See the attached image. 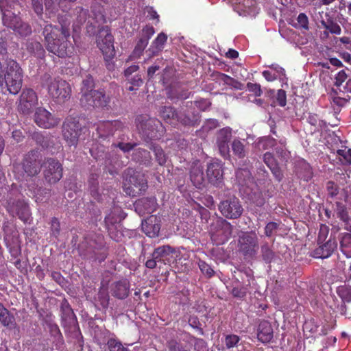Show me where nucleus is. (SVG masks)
Masks as SVG:
<instances>
[{"instance_id": "f257e3e1", "label": "nucleus", "mask_w": 351, "mask_h": 351, "mask_svg": "<svg viewBox=\"0 0 351 351\" xmlns=\"http://www.w3.org/2000/svg\"><path fill=\"white\" fill-rule=\"evenodd\" d=\"M59 25H46L43 30L44 43L46 49L50 53L59 58L71 57L75 51L73 45L69 40L71 38L69 16H58Z\"/></svg>"}, {"instance_id": "f03ea898", "label": "nucleus", "mask_w": 351, "mask_h": 351, "mask_svg": "<svg viewBox=\"0 0 351 351\" xmlns=\"http://www.w3.org/2000/svg\"><path fill=\"white\" fill-rule=\"evenodd\" d=\"M80 256L84 259L97 261L101 263L108 256L104 237L101 234L92 233L84 237L80 245Z\"/></svg>"}, {"instance_id": "7ed1b4c3", "label": "nucleus", "mask_w": 351, "mask_h": 351, "mask_svg": "<svg viewBox=\"0 0 351 351\" xmlns=\"http://www.w3.org/2000/svg\"><path fill=\"white\" fill-rule=\"evenodd\" d=\"M43 86L46 88L49 97L58 104L68 101L71 95V88L68 82L60 78H53L45 74L43 78Z\"/></svg>"}, {"instance_id": "20e7f679", "label": "nucleus", "mask_w": 351, "mask_h": 351, "mask_svg": "<svg viewBox=\"0 0 351 351\" xmlns=\"http://www.w3.org/2000/svg\"><path fill=\"white\" fill-rule=\"evenodd\" d=\"M147 187V180L143 173L133 169L127 170L123 191L128 195L136 197L145 192Z\"/></svg>"}, {"instance_id": "39448f33", "label": "nucleus", "mask_w": 351, "mask_h": 351, "mask_svg": "<svg viewBox=\"0 0 351 351\" xmlns=\"http://www.w3.org/2000/svg\"><path fill=\"white\" fill-rule=\"evenodd\" d=\"M42 157L36 149L29 151L23 156L21 162L16 167L21 169V176L24 179L33 178L39 174L42 168Z\"/></svg>"}, {"instance_id": "423d86ee", "label": "nucleus", "mask_w": 351, "mask_h": 351, "mask_svg": "<svg viewBox=\"0 0 351 351\" xmlns=\"http://www.w3.org/2000/svg\"><path fill=\"white\" fill-rule=\"evenodd\" d=\"M23 71L19 64L13 60L7 62V71L3 75L7 89L10 93L16 95L19 93L23 84Z\"/></svg>"}, {"instance_id": "0eeeda50", "label": "nucleus", "mask_w": 351, "mask_h": 351, "mask_svg": "<svg viewBox=\"0 0 351 351\" xmlns=\"http://www.w3.org/2000/svg\"><path fill=\"white\" fill-rule=\"evenodd\" d=\"M136 127L143 137L149 140L160 138L163 132L161 122L153 118L140 116L136 119Z\"/></svg>"}, {"instance_id": "6e6552de", "label": "nucleus", "mask_w": 351, "mask_h": 351, "mask_svg": "<svg viewBox=\"0 0 351 351\" xmlns=\"http://www.w3.org/2000/svg\"><path fill=\"white\" fill-rule=\"evenodd\" d=\"M97 47L102 52L106 61L112 60L115 56L114 36L108 26H101L96 36Z\"/></svg>"}, {"instance_id": "1a4fd4ad", "label": "nucleus", "mask_w": 351, "mask_h": 351, "mask_svg": "<svg viewBox=\"0 0 351 351\" xmlns=\"http://www.w3.org/2000/svg\"><path fill=\"white\" fill-rule=\"evenodd\" d=\"M80 105L86 109L99 108L108 110L110 108V97L104 90H96L90 94L81 96Z\"/></svg>"}, {"instance_id": "9d476101", "label": "nucleus", "mask_w": 351, "mask_h": 351, "mask_svg": "<svg viewBox=\"0 0 351 351\" xmlns=\"http://www.w3.org/2000/svg\"><path fill=\"white\" fill-rule=\"evenodd\" d=\"M233 226L226 219L220 218L217 220L211 229L210 237L216 245H222L232 237Z\"/></svg>"}, {"instance_id": "9b49d317", "label": "nucleus", "mask_w": 351, "mask_h": 351, "mask_svg": "<svg viewBox=\"0 0 351 351\" xmlns=\"http://www.w3.org/2000/svg\"><path fill=\"white\" fill-rule=\"evenodd\" d=\"M82 126L77 118L68 117L62 125L64 140L70 147H76L81 134Z\"/></svg>"}, {"instance_id": "f8f14e48", "label": "nucleus", "mask_w": 351, "mask_h": 351, "mask_svg": "<svg viewBox=\"0 0 351 351\" xmlns=\"http://www.w3.org/2000/svg\"><path fill=\"white\" fill-rule=\"evenodd\" d=\"M42 167L44 178L49 184H56L62 178L63 167L58 160L53 158H45Z\"/></svg>"}, {"instance_id": "ddd939ff", "label": "nucleus", "mask_w": 351, "mask_h": 351, "mask_svg": "<svg viewBox=\"0 0 351 351\" xmlns=\"http://www.w3.org/2000/svg\"><path fill=\"white\" fill-rule=\"evenodd\" d=\"M219 210L225 217L233 219L239 218L243 212L239 199L234 196L221 202Z\"/></svg>"}, {"instance_id": "4468645a", "label": "nucleus", "mask_w": 351, "mask_h": 351, "mask_svg": "<svg viewBox=\"0 0 351 351\" xmlns=\"http://www.w3.org/2000/svg\"><path fill=\"white\" fill-rule=\"evenodd\" d=\"M239 249L244 256H253L256 254L258 237L255 232H248L239 238Z\"/></svg>"}, {"instance_id": "2eb2a0df", "label": "nucleus", "mask_w": 351, "mask_h": 351, "mask_svg": "<svg viewBox=\"0 0 351 351\" xmlns=\"http://www.w3.org/2000/svg\"><path fill=\"white\" fill-rule=\"evenodd\" d=\"M38 100L36 93L32 88H25L22 90L20 95L18 109L23 114H28L37 105Z\"/></svg>"}, {"instance_id": "dca6fc26", "label": "nucleus", "mask_w": 351, "mask_h": 351, "mask_svg": "<svg viewBox=\"0 0 351 351\" xmlns=\"http://www.w3.org/2000/svg\"><path fill=\"white\" fill-rule=\"evenodd\" d=\"M34 119L39 127L45 129H50L57 126L60 121V119L43 107H38L36 109Z\"/></svg>"}, {"instance_id": "f3484780", "label": "nucleus", "mask_w": 351, "mask_h": 351, "mask_svg": "<svg viewBox=\"0 0 351 351\" xmlns=\"http://www.w3.org/2000/svg\"><path fill=\"white\" fill-rule=\"evenodd\" d=\"M92 16H88L87 32L91 35L95 32V25L99 26L106 23L105 9L101 4L97 3L91 7Z\"/></svg>"}, {"instance_id": "a211bd4d", "label": "nucleus", "mask_w": 351, "mask_h": 351, "mask_svg": "<svg viewBox=\"0 0 351 351\" xmlns=\"http://www.w3.org/2000/svg\"><path fill=\"white\" fill-rule=\"evenodd\" d=\"M123 124L121 121H104L99 122L97 126V133L99 138H106L114 135L117 130H122Z\"/></svg>"}, {"instance_id": "6ab92c4d", "label": "nucleus", "mask_w": 351, "mask_h": 351, "mask_svg": "<svg viewBox=\"0 0 351 351\" xmlns=\"http://www.w3.org/2000/svg\"><path fill=\"white\" fill-rule=\"evenodd\" d=\"M10 8H11V5L8 4V0H0V10L2 13L3 23L7 27L13 29L16 28L21 20Z\"/></svg>"}, {"instance_id": "aec40b11", "label": "nucleus", "mask_w": 351, "mask_h": 351, "mask_svg": "<svg viewBox=\"0 0 351 351\" xmlns=\"http://www.w3.org/2000/svg\"><path fill=\"white\" fill-rule=\"evenodd\" d=\"M7 210L12 215H16L23 222H27L30 216L29 206L22 200L8 202Z\"/></svg>"}, {"instance_id": "412c9836", "label": "nucleus", "mask_w": 351, "mask_h": 351, "mask_svg": "<svg viewBox=\"0 0 351 351\" xmlns=\"http://www.w3.org/2000/svg\"><path fill=\"white\" fill-rule=\"evenodd\" d=\"M337 247V242L335 237L330 236L325 243L318 244L311 253V256L315 258H327L330 257Z\"/></svg>"}, {"instance_id": "4be33fe9", "label": "nucleus", "mask_w": 351, "mask_h": 351, "mask_svg": "<svg viewBox=\"0 0 351 351\" xmlns=\"http://www.w3.org/2000/svg\"><path fill=\"white\" fill-rule=\"evenodd\" d=\"M219 160L212 161L207 165L206 175L208 181L213 185L219 186L223 181V167Z\"/></svg>"}, {"instance_id": "5701e85b", "label": "nucleus", "mask_w": 351, "mask_h": 351, "mask_svg": "<svg viewBox=\"0 0 351 351\" xmlns=\"http://www.w3.org/2000/svg\"><path fill=\"white\" fill-rule=\"evenodd\" d=\"M134 206L135 211L143 216L154 213L157 209L158 203L155 197H142L136 201Z\"/></svg>"}, {"instance_id": "b1692460", "label": "nucleus", "mask_w": 351, "mask_h": 351, "mask_svg": "<svg viewBox=\"0 0 351 351\" xmlns=\"http://www.w3.org/2000/svg\"><path fill=\"white\" fill-rule=\"evenodd\" d=\"M130 283L126 278L114 282L110 285V291L113 297L123 300L128 298L130 293Z\"/></svg>"}, {"instance_id": "393cba45", "label": "nucleus", "mask_w": 351, "mask_h": 351, "mask_svg": "<svg viewBox=\"0 0 351 351\" xmlns=\"http://www.w3.org/2000/svg\"><path fill=\"white\" fill-rule=\"evenodd\" d=\"M232 138V129L225 127L217 132V145L221 155L225 156L229 152L228 143Z\"/></svg>"}, {"instance_id": "a878e982", "label": "nucleus", "mask_w": 351, "mask_h": 351, "mask_svg": "<svg viewBox=\"0 0 351 351\" xmlns=\"http://www.w3.org/2000/svg\"><path fill=\"white\" fill-rule=\"evenodd\" d=\"M176 252L173 247L169 245L160 246L156 248L152 256L158 259V263H162L163 264H169L171 258L173 257V254Z\"/></svg>"}, {"instance_id": "bb28decb", "label": "nucleus", "mask_w": 351, "mask_h": 351, "mask_svg": "<svg viewBox=\"0 0 351 351\" xmlns=\"http://www.w3.org/2000/svg\"><path fill=\"white\" fill-rule=\"evenodd\" d=\"M263 159L266 165L269 168L276 180L278 182H280L283 178V173L274 154L271 152H266L264 154Z\"/></svg>"}, {"instance_id": "cd10ccee", "label": "nucleus", "mask_w": 351, "mask_h": 351, "mask_svg": "<svg viewBox=\"0 0 351 351\" xmlns=\"http://www.w3.org/2000/svg\"><path fill=\"white\" fill-rule=\"evenodd\" d=\"M142 230L149 237H157L160 230V226L157 223V218L151 216L142 222Z\"/></svg>"}, {"instance_id": "c85d7f7f", "label": "nucleus", "mask_w": 351, "mask_h": 351, "mask_svg": "<svg viewBox=\"0 0 351 351\" xmlns=\"http://www.w3.org/2000/svg\"><path fill=\"white\" fill-rule=\"evenodd\" d=\"M190 179L195 187L201 189L204 186L205 182L204 167L198 164L193 165L190 171Z\"/></svg>"}, {"instance_id": "c756f323", "label": "nucleus", "mask_w": 351, "mask_h": 351, "mask_svg": "<svg viewBox=\"0 0 351 351\" xmlns=\"http://www.w3.org/2000/svg\"><path fill=\"white\" fill-rule=\"evenodd\" d=\"M167 40V35L164 32H160L156 38L152 41L150 47L147 51L149 57L158 55L164 49L165 45Z\"/></svg>"}, {"instance_id": "7c9ffc66", "label": "nucleus", "mask_w": 351, "mask_h": 351, "mask_svg": "<svg viewBox=\"0 0 351 351\" xmlns=\"http://www.w3.org/2000/svg\"><path fill=\"white\" fill-rule=\"evenodd\" d=\"M32 139L43 149H49L53 152L52 148L54 144V139L51 135H45L42 132H35L32 134Z\"/></svg>"}, {"instance_id": "2f4dec72", "label": "nucleus", "mask_w": 351, "mask_h": 351, "mask_svg": "<svg viewBox=\"0 0 351 351\" xmlns=\"http://www.w3.org/2000/svg\"><path fill=\"white\" fill-rule=\"evenodd\" d=\"M198 114L192 112H178L176 122H180L181 124L186 126H194L199 121Z\"/></svg>"}, {"instance_id": "473e14b6", "label": "nucleus", "mask_w": 351, "mask_h": 351, "mask_svg": "<svg viewBox=\"0 0 351 351\" xmlns=\"http://www.w3.org/2000/svg\"><path fill=\"white\" fill-rule=\"evenodd\" d=\"M258 339L263 343H268L273 338V328L266 321L262 322L258 326Z\"/></svg>"}, {"instance_id": "72a5a7b5", "label": "nucleus", "mask_w": 351, "mask_h": 351, "mask_svg": "<svg viewBox=\"0 0 351 351\" xmlns=\"http://www.w3.org/2000/svg\"><path fill=\"white\" fill-rule=\"evenodd\" d=\"M0 323L8 329L14 328L16 322L14 315L0 303Z\"/></svg>"}, {"instance_id": "f704fd0d", "label": "nucleus", "mask_w": 351, "mask_h": 351, "mask_svg": "<svg viewBox=\"0 0 351 351\" xmlns=\"http://www.w3.org/2000/svg\"><path fill=\"white\" fill-rule=\"evenodd\" d=\"M132 159L145 166H150L152 163V156L149 152L142 148H138L134 150Z\"/></svg>"}, {"instance_id": "c9c22d12", "label": "nucleus", "mask_w": 351, "mask_h": 351, "mask_svg": "<svg viewBox=\"0 0 351 351\" xmlns=\"http://www.w3.org/2000/svg\"><path fill=\"white\" fill-rule=\"evenodd\" d=\"M62 320L67 322H72L76 319L74 312L67 300L64 299L60 305Z\"/></svg>"}, {"instance_id": "e433bc0d", "label": "nucleus", "mask_w": 351, "mask_h": 351, "mask_svg": "<svg viewBox=\"0 0 351 351\" xmlns=\"http://www.w3.org/2000/svg\"><path fill=\"white\" fill-rule=\"evenodd\" d=\"M160 115L167 123L173 124L176 122L178 112L172 106H165L161 107Z\"/></svg>"}, {"instance_id": "4c0bfd02", "label": "nucleus", "mask_w": 351, "mask_h": 351, "mask_svg": "<svg viewBox=\"0 0 351 351\" xmlns=\"http://www.w3.org/2000/svg\"><path fill=\"white\" fill-rule=\"evenodd\" d=\"M340 249L347 258H351V233L342 234L340 239Z\"/></svg>"}, {"instance_id": "58836bf2", "label": "nucleus", "mask_w": 351, "mask_h": 351, "mask_svg": "<svg viewBox=\"0 0 351 351\" xmlns=\"http://www.w3.org/2000/svg\"><path fill=\"white\" fill-rule=\"evenodd\" d=\"M335 206L336 208L335 209V211L337 214V217L340 220L348 224L350 220V217L346 206L343 204L342 202H337L335 203Z\"/></svg>"}, {"instance_id": "ea45409f", "label": "nucleus", "mask_w": 351, "mask_h": 351, "mask_svg": "<svg viewBox=\"0 0 351 351\" xmlns=\"http://www.w3.org/2000/svg\"><path fill=\"white\" fill-rule=\"evenodd\" d=\"M122 219V217L115 210L110 211V213L106 215L104 219L106 228L121 225L120 222Z\"/></svg>"}, {"instance_id": "a19ab883", "label": "nucleus", "mask_w": 351, "mask_h": 351, "mask_svg": "<svg viewBox=\"0 0 351 351\" xmlns=\"http://www.w3.org/2000/svg\"><path fill=\"white\" fill-rule=\"evenodd\" d=\"M232 150L234 155L239 158H244L247 156L245 145L239 139H234L232 141Z\"/></svg>"}, {"instance_id": "79ce46f5", "label": "nucleus", "mask_w": 351, "mask_h": 351, "mask_svg": "<svg viewBox=\"0 0 351 351\" xmlns=\"http://www.w3.org/2000/svg\"><path fill=\"white\" fill-rule=\"evenodd\" d=\"M95 82L93 77L90 75H87L83 80L81 86V96L91 93L95 91Z\"/></svg>"}, {"instance_id": "37998d69", "label": "nucleus", "mask_w": 351, "mask_h": 351, "mask_svg": "<svg viewBox=\"0 0 351 351\" xmlns=\"http://www.w3.org/2000/svg\"><path fill=\"white\" fill-rule=\"evenodd\" d=\"M236 178L239 184L244 185L252 180V174L247 168H239L236 171Z\"/></svg>"}, {"instance_id": "c03bdc74", "label": "nucleus", "mask_w": 351, "mask_h": 351, "mask_svg": "<svg viewBox=\"0 0 351 351\" xmlns=\"http://www.w3.org/2000/svg\"><path fill=\"white\" fill-rule=\"evenodd\" d=\"M337 294L344 302H351V287L346 285L339 286L336 290Z\"/></svg>"}, {"instance_id": "a18cd8bd", "label": "nucleus", "mask_w": 351, "mask_h": 351, "mask_svg": "<svg viewBox=\"0 0 351 351\" xmlns=\"http://www.w3.org/2000/svg\"><path fill=\"white\" fill-rule=\"evenodd\" d=\"M148 43L144 42L143 40L138 39L134 50L132 51L131 55L129 57V59L132 60L135 59L139 58L143 53V51Z\"/></svg>"}, {"instance_id": "49530a36", "label": "nucleus", "mask_w": 351, "mask_h": 351, "mask_svg": "<svg viewBox=\"0 0 351 351\" xmlns=\"http://www.w3.org/2000/svg\"><path fill=\"white\" fill-rule=\"evenodd\" d=\"M109 237L116 242H119L123 237L121 225L112 226L106 228Z\"/></svg>"}, {"instance_id": "de8ad7c7", "label": "nucleus", "mask_w": 351, "mask_h": 351, "mask_svg": "<svg viewBox=\"0 0 351 351\" xmlns=\"http://www.w3.org/2000/svg\"><path fill=\"white\" fill-rule=\"evenodd\" d=\"M74 12L76 15V26L79 27L84 24L87 20L88 21L87 10L84 9L82 7H76Z\"/></svg>"}, {"instance_id": "09e8293b", "label": "nucleus", "mask_w": 351, "mask_h": 351, "mask_svg": "<svg viewBox=\"0 0 351 351\" xmlns=\"http://www.w3.org/2000/svg\"><path fill=\"white\" fill-rule=\"evenodd\" d=\"M197 265L201 272L206 278H210L215 276V272L214 269L206 261L199 259Z\"/></svg>"}, {"instance_id": "8fccbe9b", "label": "nucleus", "mask_w": 351, "mask_h": 351, "mask_svg": "<svg viewBox=\"0 0 351 351\" xmlns=\"http://www.w3.org/2000/svg\"><path fill=\"white\" fill-rule=\"evenodd\" d=\"M261 251L263 260L266 263H270L273 261L275 254L269 245L267 243L263 244L261 246Z\"/></svg>"}, {"instance_id": "3c124183", "label": "nucleus", "mask_w": 351, "mask_h": 351, "mask_svg": "<svg viewBox=\"0 0 351 351\" xmlns=\"http://www.w3.org/2000/svg\"><path fill=\"white\" fill-rule=\"evenodd\" d=\"M28 49L32 51L34 56L39 58H43L45 56V49L40 43L34 41L29 43L27 47Z\"/></svg>"}, {"instance_id": "603ef678", "label": "nucleus", "mask_w": 351, "mask_h": 351, "mask_svg": "<svg viewBox=\"0 0 351 351\" xmlns=\"http://www.w3.org/2000/svg\"><path fill=\"white\" fill-rule=\"evenodd\" d=\"M151 149L154 152L157 162L160 166L165 165L167 162V156L163 149L158 145H152Z\"/></svg>"}, {"instance_id": "864d4df0", "label": "nucleus", "mask_w": 351, "mask_h": 351, "mask_svg": "<svg viewBox=\"0 0 351 351\" xmlns=\"http://www.w3.org/2000/svg\"><path fill=\"white\" fill-rule=\"evenodd\" d=\"M126 80L128 81V83L130 84V86L127 87V89L129 91H133L134 90L137 89L143 83V81L139 75H135L134 76L128 77Z\"/></svg>"}, {"instance_id": "5fc2aeb1", "label": "nucleus", "mask_w": 351, "mask_h": 351, "mask_svg": "<svg viewBox=\"0 0 351 351\" xmlns=\"http://www.w3.org/2000/svg\"><path fill=\"white\" fill-rule=\"evenodd\" d=\"M13 30L21 36H27L32 33L31 27L27 23L22 21Z\"/></svg>"}, {"instance_id": "6e6d98bb", "label": "nucleus", "mask_w": 351, "mask_h": 351, "mask_svg": "<svg viewBox=\"0 0 351 351\" xmlns=\"http://www.w3.org/2000/svg\"><path fill=\"white\" fill-rule=\"evenodd\" d=\"M326 191L328 197L335 198L339 193V186L333 181H328L326 183Z\"/></svg>"}, {"instance_id": "4d7b16f0", "label": "nucleus", "mask_w": 351, "mask_h": 351, "mask_svg": "<svg viewBox=\"0 0 351 351\" xmlns=\"http://www.w3.org/2000/svg\"><path fill=\"white\" fill-rule=\"evenodd\" d=\"M107 346L110 351H130L122 345L121 342L112 338L108 341Z\"/></svg>"}, {"instance_id": "13d9d810", "label": "nucleus", "mask_w": 351, "mask_h": 351, "mask_svg": "<svg viewBox=\"0 0 351 351\" xmlns=\"http://www.w3.org/2000/svg\"><path fill=\"white\" fill-rule=\"evenodd\" d=\"M155 34V29L152 25H146L142 29V35L139 38L144 42L149 43V39L152 37V36Z\"/></svg>"}, {"instance_id": "bf43d9fd", "label": "nucleus", "mask_w": 351, "mask_h": 351, "mask_svg": "<svg viewBox=\"0 0 351 351\" xmlns=\"http://www.w3.org/2000/svg\"><path fill=\"white\" fill-rule=\"evenodd\" d=\"M51 234L58 239L60 234V222L57 217H53L50 222Z\"/></svg>"}, {"instance_id": "052dcab7", "label": "nucleus", "mask_w": 351, "mask_h": 351, "mask_svg": "<svg viewBox=\"0 0 351 351\" xmlns=\"http://www.w3.org/2000/svg\"><path fill=\"white\" fill-rule=\"evenodd\" d=\"M240 341V337L236 335H228L225 338V344L227 348L235 347Z\"/></svg>"}, {"instance_id": "680f3d73", "label": "nucleus", "mask_w": 351, "mask_h": 351, "mask_svg": "<svg viewBox=\"0 0 351 351\" xmlns=\"http://www.w3.org/2000/svg\"><path fill=\"white\" fill-rule=\"evenodd\" d=\"M246 87L247 90L252 93L256 97H260L263 94V90L259 84L247 82Z\"/></svg>"}, {"instance_id": "e2e57ef3", "label": "nucleus", "mask_w": 351, "mask_h": 351, "mask_svg": "<svg viewBox=\"0 0 351 351\" xmlns=\"http://www.w3.org/2000/svg\"><path fill=\"white\" fill-rule=\"evenodd\" d=\"M279 225L276 222H269L267 223L265 228V234L267 237H271L276 232Z\"/></svg>"}, {"instance_id": "0e129e2a", "label": "nucleus", "mask_w": 351, "mask_h": 351, "mask_svg": "<svg viewBox=\"0 0 351 351\" xmlns=\"http://www.w3.org/2000/svg\"><path fill=\"white\" fill-rule=\"evenodd\" d=\"M167 348L169 351H187L181 343L173 339L168 341Z\"/></svg>"}, {"instance_id": "69168bd1", "label": "nucleus", "mask_w": 351, "mask_h": 351, "mask_svg": "<svg viewBox=\"0 0 351 351\" xmlns=\"http://www.w3.org/2000/svg\"><path fill=\"white\" fill-rule=\"evenodd\" d=\"M329 228L325 225H321L317 237V244L323 243L327 238Z\"/></svg>"}, {"instance_id": "338daca9", "label": "nucleus", "mask_w": 351, "mask_h": 351, "mask_svg": "<svg viewBox=\"0 0 351 351\" xmlns=\"http://www.w3.org/2000/svg\"><path fill=\"white\" fill-rule=\"evenodd\" d=\"M329 32L336 35L341 34V28L336 22L332 20H329V26L328 27Z\"/></svg>"}, {"instance_id": "774afa93", "label": "nucleus", "mask_w": 351, "mask_h": 351, "mask_svg": "<svg viewBox=\"0 0 351 351\" xmlns=\"http://www.w3.org/2000/svg\"><path fill=\"white\" fill-rule=\"evenodd\" d=\"M338 156L343 157L348 164H351V149H338L337 152Z\"/></svg>"}]
</instances>
